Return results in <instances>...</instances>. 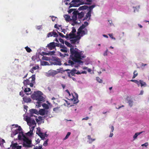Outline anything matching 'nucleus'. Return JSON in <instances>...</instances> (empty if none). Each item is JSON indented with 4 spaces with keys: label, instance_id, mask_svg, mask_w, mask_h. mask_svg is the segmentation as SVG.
<instances>
[{
    "label": "nucleus",
    "instance_id": "obj_13",
    "mask_svg": "<svg viewBox=\"0 0 149 149\" xmlns=\"http://www.w3.org/2000/svg\"><path fill=\"white\" fill-rule=\"evenodd\" d=\"M91 13L90 11H88L86 13V15L85 16L84 18L82 19L83 21L86 19L88 21H89L90 18L91 16Z\"/></svg>",
    "mask_w": 149,
    "mask_h": 149
},
{
    "label": "nucleus",
    "instance_id": "obj_48",
    "mask_svg": "<svg viewBox=\"0 0 149 149\" xmlns=\"http://www.w3.org/2000/svg\"><path fill=\"white\" fill-rule=\"evenodd\" d=\"M148 142H146L144 144H142L141 145V146H145L146 147H147L148 146Z\"/></svg>",
    "mask_w": 149,
    "mask_h": 149
},
{
    "label": "nucleus",
    "instance_id": "obj_1",
    "mask_svg": "<svg viewBox=\"0 0 149 149\" xmlns=\"http://www.w3.org/2000/svg\"><path fill=\"white\" fill-rule=\"evenodd\" d=\"M65 43L67 46L70 47V58L73 61L79 64L83 63V61L81 60H82L83 58L85 57V56L83 54L82 52L80 51L77 48H74L73 46L67 41H65Z\"/></svg>",
    "mask_w": 149,
    "mask_h": 149
},
{
    "label": "nucleus",
    "instance_id": "obj_3",
    "mask_svg": "<svg viewBox=\"0 0 149 149\" xmlns=\"http://www.w3.org/2000/svg\"><path fill=\"white\" fill-rule=\"evenodd\" d=\"M84 4L88 5L91 4V3H84L82 0H72L70 3L69 8L72 7H78L80 5Z\"/></svg>",
    "mask_w": 149,
    "mask_h": 149
},
{
    "label": "nucleus",
    "instance_id": "obj_41",
    "mask_svg": "<svg viewBox=\"0 0 149 149\" xmlns=\"http://www.w3.org/2000/svg\"><path fill=\"white\" fill-rule=\"evenodd\" d=\"M71 134V133L70 132H68L67 133V134L65 136V137L64 138V139H68L69 136H70Z\"/></svg>",
    "mask_w": 149,
    "mask_h": 149
},
{
    "label": "nucleus",
    "instance_id": "obj_34",
    "mask_svg": "<svg viewBox=\"0 0 149 149\" xmlns=\"http://www.w3.org/2000/svg\"><path fill=\"white\" fill-rule=\"evenodd\" d=\"M41 102L40 101H37L36 103V106L38 108L40 107H41Z\"/></svg>",
    "mask_w": 149,
    "mask_h": 149
},
{
    "label": "nucleus",
    "instance_id": "obj_45",
    "mask_svg": "<svg viewBox=\"0 0 149 149\" xmlns=\"http://www.w3.org/2000/svg\"><path fill=\"white\" fill-rule=\"evenodd\" d=\"M55 53V51H51L50 52L48 53L49 54V55H53L54 54V53Z\"/></svg>",
    "mask_w": 149,
    "mask_h": 149
},
{
    "label": "nucleus",
    "instance_id": "obj_6",
    "mask_svg": "<svg viewBox=\"0 0 149 149\" xmlns=\"http://www.w3.org/2000/svg\"><path fill=\"white\" fill-rule=\"evenodd\" d=\"M40 94H32L31 97L33 100H36L40 102H44L45 101V96L43 97Z\"/></svg>",
    "mask_w": 149,
    "mask_h": 149
},
{
    "label": "nucleus",
    "instance_id": "obj_30",
    "mask_svg": "<svg viewBox=\"0 0 149 149\" xmlns=\"http://www.w3.org/2000/svg\"><path fill=\"white\" fill-rule=\"evenodd\" d=\"M38 134V136L42 139V140H44L45 139V136L44 134L42 133H40Z\"/></svg>",
    "mask_w": 149,
    "mask_h": 149
},
{
    "label": "nucleus",
    "instance_id": "obj_10",
    "mask_svg": "<svg viewBox=\"0 0 149 149\" xmlns=\"http://www.w3.org/2000/svg\"><path fill=\"white\" fill-rule=\"evenodd\" d=\"M26 121L28 124H29V125H35L36 123L34 119H32L30 118H27L26 119Z\"/></svg>",
    "mask_w": 149,
    "mask_h": 149
},
{
    "label": "nucleus",
    "instance_id": "obj_2",
    "mask_svg": "<svg viewBox=\"0 0 149 149\" xmlns=\"http://www.w3.org/2000/svg\"><path fill=\"white\" fill-rule=\"evenodd\" d=\"M88 25V23L86 21L85 22L84 24H82L81 26H80L78 30L77 34L79 37H82L85 35L87 34L88 33V30L86 28Z\"/></svg>",
    "mask_w": 149,
    "mask_h": 149
},
{
    "label": "nucleus",
    "instance_id": "obj_53",
    "mask_svg": "<svg viewBox=\"0 0 149 149\" xmlns=\"http://www.w3.org/2000/svg\"><path fill=\"white\" fill-rule=\"evenodd\" d=\"M108 35L111 38L115 39V38L113 37L112 34H109Z\"/></svg>",
    "mask_w": 149,
    "mask_h": 149
},
{
    "label": "nucleus",
    "instance_id": "obj_32",
    "mask_svg": "<svg viewBox=\"0 0 149 149\" xmlns=\"http://www.w3.org/2000/svg\"><path fill=\"white\" fill-rule=\"evenodd\" d=\"M133 77H132V79H134L135 78V77H136L138 75V73L137 72V71L136 70H135L134 72H133Z\"/></svg>",
    "mask_w": 149,
    "mask_h": 149
},
{
    "label": "nucleus",
    "instance_id": "obj_46",
    "mask_svg": "<svg viewBox=\"0 0 149 149\" xmlns=\"http://www.w3.org/2000/svg\"><path fill=\"white\" fill-rule=\"evenodd\" d=\"M48 64V63L46 61H43L42 62V65H47Z\"/></svg>",
    "mask_w": 149,
    "mask_h": 149
},
{
    "label": "nucleus",
    "instance_id": "obj_54",
    "mask_svg": "<svg viewBox=\"0 0 149 149\" xmlns=\"http://www.w3.org/2000/svg\"><path fill=\"white\" fill-rule=\"evenodd\" d=\"M56 18V17H54V16H52V21L54 22L55 20V19Z\"/></svg>",
    "mask_w": 149,
    "mask_h": 149
},
{
    "label": "nucleus",
    "instance_id": "obj_60",
    "mask_svg": "<svg viewBox=\"0 0 149 149\" xmlns=\"http://www.w3.org/2000/svg\"><path fill=\"white\" fill-rule=\"evenodd\" d=\"M65 36V38H66L67 39H69V34L68 35V34H67Z\"/></svg>",
    "mask_w": 149,
    "mask_h": 149
},
{
    "label": "nucleus",
    "instance_id": "obj_56",
    "mask_svg": "<svg viewBox=\"0 0 149 149\" xmlns=\"http://www.w3.org/2000/svg\"><path fill=\"white\" fill-rule=\"evenodd\" d=\"M55 47L56 46L59 47L60 46L61 44H60L59 43H55Z\"/></svg>",
    "mask_w": 149,
    "mask_h": 149
},
{
    "label": "nucleus",
    "instance_id": "obj_31",
    "mask_svg": "<svg viewBox=\"0 0 149 149\" xmlns=\"http://www.w3.org/2000/svg\"><path fill=\"white\" fill-rule=\"evenodd\" d=\"M43 117H42V116H40L38 117V118L39 119H38L37 118H36L35 119H36V121L37 122H38L42 120H43Z\"/></svg>",
    "mask_w": 149,
    "mask_h": 149
},
{
    "label": "nucleus",
    "instance_id": "obj_58",
    "mask_svg": "<svg viewBox=\"0 0 149 149\" xmlns=\"http://www.w3.org/2000/svg\"><path fill=\"white\" fill-rule=\"evenodd\" d=\"M61 63L60 61H57V63L56 65H61Z\"/></svg>",
    "mask_w": 149,
    "mask_h": 149
},
{
    "label": "nucleus",
    "instance_id": "obj_19",
    "mask_svg": "<svg viewBox=\"0 0 149 149\" xmlns=\"http://www.w3.org/2000/svg\"><path fill=\"white\" fill-rule=\"evenodd\" d=\"M23 100L25 102H29L31 101L30 98L26 96H24L23 98Z\"/></svg>",
    "mask_w": 149,
    "mask_h": 149
},
{
    "label": "nucleus",
    "instance_id": "obj_33",
    "mask_svg": "<svg viewBox=\"0 0 149 149\" xmlns=\"http://www.w3.org/2000/svg\"><path fill=\"white\" fill-rule=\"evenodd\" d=\"M68 65H72V66H73L74 64V62L71 61V60H69L68 61Z\"/></svg>",
    "mask_w": 149,
    "mask_h": 149
},
{
    "label": "nucleus",
    "instance_id": "obj_21",
    "mask_svg": "<svg viewBox=\"0 0 149 149\" xmlns=\"http://www.w3.org/2000/svg\"><path fill=\"white\" fill-rule=\"evenodd\" d=\"M88 8V6L86 5H84L78 8V10H86Z\"/></svg>",
    "mask_w": 149,
    "mask_h": 149
},
{
    "label": "nucleus",
    "instance_id": "obj_40",
    "mask_svg": "<svg viewBox=\"0 0 149 149\" xmlns=\"http://www.w3.org/2000/svg\"><path fill=\"white\" fill-rule=\"evenodd\" d=\"M79 13L78 11V10H74L73 12L72 13V14L74 15H78V13Z\"/></svg>",
    "mask_w": 149,
    "mask_h": 149
},
{
    "label": "nucleus",
    "instance_id": "obj_11",
    "mask_svg": "<svg viewBox=\"0 0 149 149\" xmlns=\"http://www.w3.org/2000/svg\"><path fill=\"white\" fill-rule=\"evenodd\" d=\"M52 36H53L54 37H57L58 36V34L54 31V30L53 31L48 33L47 34V37L48 38H49Z\"/></svg>",
    "mask_w": 149,
    "mask_h": 149
},
{
    "label": "nucleus",
    "instance_id": "obj_37",
    "mask_svg": "<svg viewBox=\"0 0 149 149\" xmlns=\"http://www.w3.org/2000/svg\"><path fill=\"white\" fill-rule=\"evenodd\" d=\"M60 51L61 52L66 53L67 52V48L65 47L64 48L61 49Z\"/></svg>",
    "mask_w": 149,
    "mask_h": 149
},
{
    "label": "nucleus",
    "instance_id": "obj_50",
    "mask_svg": "<svg viewBox=\"0 0 149 149\" xmlns=\"http://www.w3.org/2000/svg\"><path fill=\"white\" fill-rule=\"evenodd\" d=\"M74 10H75V9H72V8L70 9L68 11V13H71L72 11H74Z\"/></svg>",
    "mask_w": 149,
    "mask_h": 149
},
{
    "label": "nucleus",
    "instance_id": "obj_17",
    "mask_svg": "<svg viewBox=\"0 0 149 149\" xmlns=\"http://www.w3.org/2000/svg\"><path fill=\"white\" fill-rule=\"evenodd\" d=\"M84 13L82 11L80 13H78V18L79 19V20L81 22V19L84 16Z\"/></svg>",
    "mask_w": 149,
    "mask_h": 149
},
{
    "label": "nucleus",
    "instance_id": "obj_24",
    "mask_svg": "<svg viewBox=\"0 0 149 149\" xmlns=\"http://www.w3.org/2000/svg\"><path fill=\"white\" fill-rule=\"evenodd\" d=\"M143 132H136V133H135V134H134V135L133 136V138L134 139V140L135 139H136L137 138L138 136V135H140V134L142 133Z\"/></svg>",
    "mask_w": 149,
    "mask_h": 149
},
{
    "label": "nucleus",
    "instance_id": "obj_14",
    "mask_svg": "<svg viewBox=\"0 0 149 149\" xmlns=\"http://www.w3.org/2000/svg\"><path fill=\"white\" fill-rule=\"evenodd\" d=\"M30 113L31 116H33V114L35 113L38 114V112L37 110L36 109H31L30 110Z\"/></svg>",
    "mask_w": 149,
    "mask_h": 149
},
{
    "label": "nucleus",
    "instance_id": "obj_16",
    "mask_svg": "<svg viewBox=\"0 0 149 149\" xmlns=\"http://www.w3.org/2000/svg\"><path fill=\"white\" fill-rule=\"evenodd\" d=\"M22 148L21 146L18 145L17 143H15L13 145L12 149H21Z\"/></svg>",
    "mask_w": 149,
    "mask_h": 149
},
{
    "label": "nucleus",
    "instance_id": "obj_47",
    "mask_svg": "<svg viewBox=\"0 0 149 149\" xmlns=\"http://www.w3.org/2000/svg\"><path fill=\"white\" fill-rule=\"evenodd\" d=\"M34 149H43L42 148V146L41 145L39 147H38L37 146H36L35 147H34Z\"/></svg>",
    "mask_w": 149,
    "mask_h": 149
},
{
    "label": "nucleus",
    "instance_id": "obj_25",
    "mask_svg": "<svg viewBox=\"0 0 149 149\" xmlns=\"http://www.w3.org/2000/svg\"><path fill=\"white\" fill-rule=\"evenodd\" d=\"M81 38V37L79 36L78 37V38L77 39H72L70 40V41L71 42V43L72 44L75 43L78 40H79Z\"/></svg>",
    "mask_w": 149,
    "mask_h": 149
},
{
    "label": "nucleus",
    "instance_id": "obj_51",
    "mask_svg": "<svg viewBox=\"0 0 149 149\" xmlns=\"http://www.w3.org/2000/svg\"><path fill=\"white\" fill-rule=\"evenodd\" d=\"M59 40L60 42L64 44V40L61 38H60L59 39Z\"/></svg>",
    "mask_w": 149,
    "mask_h": 149
},
{
    "label": "nucleus",
    "instance_id": "obj_4",
    "mask_svg": "<svg viewBox=\"0 0 149 149\" xmlns=\"http://www.w3.org/2000/svg\"><path fill=\"white\" fill-rule=\"evenodd\" d=\"M35 75H33L29 79H26L23 81L24 85H29L31 87H32L33 84L35 83Z\"/></svg>",
    "mask_w": 149,
    "mask_h": 149
},
{
    "label": "nucleus",
    "instance_id": "obj_61",
    "mask_svg": "<svg viewBox=\"0 0 149 149\" xmlns=\"http://www.w3.org/2000/svg\"><path fill=\"white\" fill-rule=\"evenodd\" d=\"M89 117H86L85 118H83L82 119V120H88L89 119Z\"/></svg>",
    "mask_w": 149,
    "mask_h": 149
},
{
    "label": "nucleus",
    "instance_id": "obj_9",
    "mask_svg": "<svg viewBox=\"0 0 149 149\" xmlns=\"http://www.w3.org/2000/svg\"><path fill=\"white\" fill-rule=\"evenodd\" d=\"M55 42H51L47 44L46 47L48 48L49 50H52L55 48Z\"/></svg>",
    "mask_w": 149,
    "mask_h": 149
},
{
    "label": "nucleus",
    "instance_id": "obj_57",
    "mask_svg": "<svg viewBox=\"0 0 149 149\" xmlns=\"http://www.w3.org/2000/svg\"><path fill=\"white\" fill-rule=\"evenodd\" d=\"M33 93H42L40 91H34L33 92Z\"/></svg>",
    "mask_w": 149,
    "mask_h": 149
},
{
    "label": "nucleus",
    "instance_id": "obj_62",
    "mask_svg": "<svg viewBox=\"0 0 149 149\" xmlns=\"http://www.w3.org/2000/svg\"><path fill=\"white\" fill-rule=\"evenodd\" d=\"M111 132H113V130H114V127H113V126H112L111 127Z\"/></svg>",
    "mask_w": 149,
    "mask_h": 149
},
{
    "label": "nucleus",
    "instance_id": "obj_22",
    "mask_svg": "<svg viewBox=\"0 0 149 149\" xmlns=\"http://www.w3.org/2000/svg\"><path fill=\"white\" fill-rule=\"evenodd\" d=\"M24 135L23 133V132L22 131L20 133H19V134L18 136V138L19 139V140H22V139L23 140V136Z\"/></svg>",
    "mask_w": 149,
    "mask_h": 149
},
{
    "label": "nucleus",
    "instance_id": "obj_7",
    "mask_svg": "<svg viewBox=\"0 0 149 149\" xmlns=\"http://www.w3.org/2000/svg\"><path fill=\"white\" fill-rule=\"evenodd\" d=\"M69 95L68 99L73 102V104L78 102L77 94H68Z\"/></svg>",
    "mask_w": 149,
    "mask_h": 149
},
{
    "label": "nucleus",
    "instance_id": "obj_28",
    "mask_svg": "<svg viewBox=\"0 0 149 149\" xmlns=\"http://www.w3.org/2000/svg\"><path fill=\"white\" fill-rule=\"evenodd\" d=\"M45 110L43 109H42L39 111L40 114L42 116H44L45 115Z\"/></svg>",
    "mask_w": 149,
    "mask_h": 149
},
{
    "label": "nucleus",
    "instance_id": "obj_59",
    "mask_svg": "<svg viewBox=\"0 0 149 149\" xmlns=\"http://www.w3.org/2000/svg\"><path fill=\"white\" fill-rule=\"evenodd\" d=\"M42 53L43 54V55H49V54L48 53H46L45 52H42Z\"/></svg>",
    "mask_w": 149,
    "mask_h": 149
},
{
    "label": "nucleus",
    "instance_id": "obj_64",
    "mask_svg": "<svg viewBox=\"0 0 149 149\" xmlns=\"http://www.w3.org/2000/svg\"><path fill=\"white\" fill-rule=\"evenodd\" d=\"M33 131H31V130L30 131L28 132V134H29L30 135H31L32 134Z\"/></svg>",
    "mask_w": 149,
    "mask_h": 149
},
{
    "label": "nucleus",
    "instance_id": "obj_52",
    "mask_svg": "<svg viewBox=\"0 0 149 149\" xmlns=\"http://www.w3.org/2000/svg\"><path fill=\"white\" fill-rule=\"evenodd\" d=\"M108 52V49H107V50L104 52L103 54V55L104 56H106L107 55V52Z\"/></svg>",
    "mask_w": 149,
    "mask_h": 149
},
{
    "label": "nucleus",
    "instance_id": "obj_44",
    "mask_svg": "<svg viewBox=\"0 0 149 149\" xmlns=\"http://www.w3.org/2000/svg\"><path fill=\"white\" fill-rule=\"evenodd\" d=\"M57 32L58 33L59 35L61 36V37H62V38H65V36L63 34H62V33L59 32L58 31H57Z\"/></svg>",
    "mask_w": 149,
    "mask_h": 149
},
{
    "label": "nucleus",
    "instance_id": "obj_20",
    "mask_svg": "<svg viewBox=\"0 0 149 149\" xmlns=\"http://www.w3.org/2000/svg\"><path fill=\"white\" fill-rule=\"evenodd\" d=\"M39 67L38 65L37 66L33 67L31 69L30 71L32 73H34V71L37 69H39Z\"/></svg>",
    "mask_w": 149,
    "mask_h": 149
},
{
    "label": "nucleus",
    "instance_id": "obj_8",
    "mask_svg": "<svg viewBox=\"0 0 149 149\" xmlns=\"http://www.w3.org/2000/svg\"><path fill=\"white\" fill-rule=\"evenodd\" d=\"M130 81L134 82L138 86H141V87H145L147 86V84L146 82L142 80H139L132 79L130 80Z\"/></svg>",
    "mask_w": 149,
    "mask_h": 149
},
{
    "label": "nucleus",
    "instance_id": "obj_63",
    "mask_svg": "<svg viewBox=\"0 0 149 149\" xmlns=\"http://www.w3.org/2000/svg\"><path fill=\"white\" fill-rule=\"evenodd\" d=\"M113 134L111 132L109 135V137H111L113 136Z\"/></svg>",
    "mask_w": 149,
    "mask_h": 149
},
{
    "label": "nucleus",
    "instance_id": "obj_5",
    "mask_svg": "<svg viewBox=\"0 0 149 149\" xmlns=\"http://www.w3.org/2000/svg\"><path fill=\"white\" fill-rule=\"evenodd\" d=\"M23 147L25 148H29L33 146L31 140L26 137L25 135L23 136Z\"/></svg>",
    "mask_w": 149,
    "mask_h": 149
},
{
    "label": "nucleus",
    "instance_id": "obj_49",
    "mask_svg": "<svg viewBox=\"0 0 149 149\" xmlns=\"http://www.w3.org/2000/svg\"><path fill=\"white\" fill-rule=\"evenodd\" d=\"M76 32V30L74 27H72V30L71 31V33H74Z\"/></svg>",
    "mask_w": 149,
    "mask_h": 149
},
{
    "label": "nucleus",
    "instance_id": "obj_12",
    "mask_svg": "<svg viewBox=\"0 0 149 149\" xmlns=\"http://www.w3.org/2000/svg\"><path fill=\"white\" fill-rule=\"evenodd\" d=\"M22 131V129L20 126H19L17 129L15 130L12 132V134L15 136L18 134H19V133H21Z\"/></svg>",
    "mask_w": 149,
    "mask_h": 149
},
{
    "label": "nucleus",
    "instance_id": "obj_35",
    "mask_svg": "<svg viewBox=\"0 0 149 149\" xmlns=\"http://www.w3.org/2000/svg\"><path fill=\"white\" fill-rule=\"evenodd\" d=\"M25 49L26 51L28 52H30L31 51V49L28 46L26 47Z\"/></svg>",
    "mask_w": 149,
    "mask_h": 149
},
{
    "label": "nucleus",
    "instance_id": "obj_42",
    "mask_svg": "<svg viewBox=\"0 0 149 149\" xmlns=\"http://www.w3.org/2000/svg\"><path fill=\"white\" fill-rule=\"evenodd\" d=\"M42 59L43 60H45L46 61H48L49 60V58L47 56H43L42 57Z\"/></svg>",
    "mask_w": 149,
    "mask_h": 149
},
{
    "label": "nucleus",
    "instance_id": "obj_26",
    "mask_svg": "<svg viewBox=\"0 0 149 149\" xmlns=\"http://www.w3.org/2000/svg\"><path fill=\"white\" fill-rule=\"evenodd\" d=\"M70 39L73 38H75L76 35L75 34L70 33L69 34Z\"/></svg>",
    "mask_w": 149,
    "mask_h": 149
},
{
    "label": "nucleus",
    "instance_id": "obj_29",
    "mask_svg": "<svg viewBox=\"0 0 149 149\" xmlns=\"http://www.w3.org/2000/svg\"><path fill=\"white\" fill-rule=\"evenodd\" d=\"M43 108H45V109H49V107L48 104L46 103H43L42 105Z\"/></svg>",
    "mask_w": 149,
    "mask_h": 149
},
{
    "label": "nucleus",
    "instance_id": "obj_36",
    "mask_svg": "<svg viewBox=\"0 0 149 149\" xmlns=\"http://www.w3.org/2000/svg\"><path fill=\"white\" fill-rule=\"evenodd\" d=\"M31 89L29 88H25L24 90V92L25 93H26L30 91Z\"/></svg>",
    "mask_w": 149,
    "mask_h": 149
},
{
    "label": "nucleus",
    "instance_id": "obj_38",
    "mask_svg": "<svg viewBox=\"0 0 149 149\" xmlns=\"http://www.w3.org/2000/svg\"><path fill=\"white\" fill-rule=\"evenodd\" d=\"M97 81L99 83H102V80L99 77H97L96 78Z\"/></svg>",
    "mask_w": 149,
    "mask_h": 149
},
{
    "label": "nucleus",
    "instance_id": "obj_55",
    "mask_svg": "<svg viewBox=\"0 0 149 149\" xmlns=\"http://www.w3.org/2000/svg\"><path fill=\"white\" fill-rule=\"evenodd\" d=\"M66 17H65V19L66 20L68 21L69 19L70 18V17L68 15H66Z\"/></svg>",
    "mask_w": 149,
    "mask_h": 149
},
{
    "label": "nucleus",
    "instance_id": "obj_18",
    "mask_svg": "<svg viewBox=\"0 0 149 149\" xmlns=\"http://www.w3.org/2000/svg\"><path fill=\"white\" fill-rule=\"evenodd\" d=\"M127 99L128 101V103L129 106L131 107H132L133 105V99L131 98L130 99V98L128 97H127Z\"/></svg>",
    "mask_w": 149,
    "mask_h": 149
},
{
    "label": "nucleus",
    "instance_id": "obj_23",
    "mask_svg": "<svg viewBox=\"0 0 149 149\" xmlns=\"http://www.w3.org/2000/svg\"><path fill=\"white\" fill-rule=\"evenodd\" d=\"M77 18V16L73 15L72 16V19L73 22L74 23L77 24V22L76 21Z\"/></svg>",
    "mask_w": 149,
    "mask_h": 149
},
{
    "label": "nucleus",
    "instance_id": "obj_27",
    "mask_svg": "<svg viewBox=\"0 0 149 149\" xmlns=\"http://www.w3.org/2000/svg\"><path fill=\"white\" fill-rule=\"evenodd\" d=\"M95 5H92L90 6H89L88 8V11H90L91 13L92 10L93 8H95Z\"/></svg>",
    "mask_w": 149,
    "mask_h": 149
},
{
    "label": "nucleus",
    "instance_id": "obj_15",
    "mask_svg": "<svg viewBox=\"0 0 149 149\" xmlns=\"http://www.w3.org/2000/svg\"><path fill=\"white\" fill-rule=\"evenodd\" d=\"M77 71V70L76 69H74L72 70L70 72H68V76L70 77V75L74 76Z\"/></svg>",
    "mask_w": 149,
    "mask_h": 149
},
{
    "label": "nucleus",
    "instance_id": "obj_43",
    "mask_svg": "<svg viewBox=\"0 0 149 149\" xmlns=\"http://www.w3.org/2000/svg\"><path fill=\"white\" fill-rule=\"evenodd\" d=\"M37 131L36 132V134L38 135V134H39L40 133H42V132H41V131H40V128H37Z\"/></svg>",
    "mask_w": 149,
    "mask_h": 149
},
{
    "label": "nucleus",
    "instance_id": "obj_39",
    "mask_svg": "<svg viewBox=\"0 0 149 149\" xmlns=\"http://www.w3.org/2000/svg\"><path fill=\"white\" fill-rule=\"evenodd\" d=\"M49 141V139H47V140L45 141V142H44L43 145L45 146H47L48 143L47 142Z\"/></svg>",
    "mask_w": 149,
    "mask_h": 149
}]
</instances>
